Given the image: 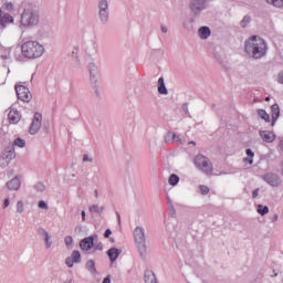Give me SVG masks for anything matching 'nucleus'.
<instances>
[{
	"label": "nucleus",
	"instance_id": "nucleus-1",
	"mask_svg": "<svg viewBox=\"0 0 283 283\" xmlns=\"http://www.w3.org/2000/svg\"><path fill=\"white\" fill-rule=\"evenodd\" d=\"M245 52L251 59H263L266 56V52L269 46L264 39L260 38L259 35H252L245 41Z\"/></svg>",
	"mask_w": 283,
	"mask_h": 283
},
{
	"label": "nucleus",
	"instance_id": "nucleus-2",
	"mask_svg": "<svg viewBox=\"0 0 283 283\" xmlns=\"http://www.w3.org/2000/svg\"><path fill=\"white\" fill-rule=\"evenodd\" d=\"M21 52L25 59H41L45 54V48L36 41H27L21 45Z\"/></svg>",
	"mask_w": 283,
	"mask_h": 283
},
{
	"label": "nucleus",
	"instance_id": "nucleus-3",
	"mask_svg": "<svg viewBox=\"0 0 283 283\" xmlns=\"http://www.w3.org/2000/svg\"><path fill=\"white\" fill-rule=\"evenodd\" d=\"M40 22V15L39 12H36L34 9L27 8L21 13L20 19V25L24 28L25 30H30L32 28H36Z\"/></svg>",
	"mask_w": 283,
	"mask_h": 283
},
{
	"label": "nucleus",
	"instance_id": "nucleus-4",
	"mask_svg": "<svg viewBox=\"0 0 283 283\" xmlns=\"http://www.w3.org/2000/svg\"><path fill=\"white\" fill-rule=\"evenodd\" d=\"M134 239L139 256L142 260H147V234L145 233V228L136 227L134 230Z\"/></svg>",
	"mask_w": 283,
	"mask_h": 283
},
{
	"label": "nucleus",
	"instance_id": "nucleus-5",
	"mask_svg": "<svg viewBox=\"0 0 283 283\" xmlns=\"http://www.w3.org/2000/svg\"><path fill=\"white\" fill-rule=\"evenodd\" d=\"M195 166L206 176H213V164L205 155H197L193 159Z\"/></svg>",
	"mask_w": 283,
	"mask_h": 283
},
{
	"label": "nucleus",
	"instance_id": "nucleus-6",
	"mask_svg": "<svg viewBox=\"0 0 283 283\" xmlns=\"http://www.w3.org/2000/svg\"><path fill=\"white\" fill-rule=\"evenodd\" d=\"M97 19L102 25H107L109 23V1L108 0H98Z\"/></svg>",
	"mask_w": 283,
	"mask_h": 283
},
{
	"label": "nucleus",
	"instance_id": "nucleus-7",
	"mask_svg": "<svg viewBox=\"0 0 283 283\" xmlns=\"http://www.w3.org/2000/svg\"><path fill=\"white\" fill-rule=\"evenodd\" d=\"M17 158V154L14 153V147H8L7 150L0 157V167L4 168L12 163Z\"/></svg>",
	"mask_w": 283,
	"mask_h": 283
},
{
	"label": "nucleus",
	"instance_id": "nucleus-8",
	"mask_svg": "<svg viewBox=\"0 0 283 283\" xmlns=\"http://www.w3.org/2000/svg\"><path fill=\"white\" fill-rule=\"evenodd\" d=\"M15 92L19 101H23V103H30V101H32V93H30V88L23 85H15Z\"/></svg>",
	"mask_w": 283,
	"mask_h": 283
},
{
	"label": "nucleus",
	"instance_id": "nucleus-9",
	"mask_svg": "<svg viewBox=\"0 0 283 283\" xmlns=\"http://www.w3.org/2000/svg\"><path fill=\"white\" fill-rule=\"evenodd\" d=\"M42 123L43 115L41 113H35L29 129V134H31V136H35V134H39Z\"/></svg>",
	"mask_w": 283,
	"mask_h": 283
},
{
	"label": "nucleus",
	"instance_id": "nucleus-10",
	"mask_svg": "<svg viewBox=\"0 0 283 283\" xmlns=\"http://www.w3.org/2000/svg\"><path fill=\"white\" fill-rule=\"evenodd\" d=\"M211 0H190V10L193 14H200L207 10V6Z\"/></svg>",
	"mask_w": 283,
	"mask_h": 283
},
{
	"label": "nucleus",
	"instance_id": "nucleus-11",
	"mask_svg": "<svg viewBox=\"0 0 283 283\" xmlns=\"http://www.w3.org/2000/svg\"><path fill=\"white\" fill-rule=\"evenodd\" d=\"M263 180L268 182V185H270L271 187H280V185H282V179L275 172H266L263 176Z\"/></svg>",
	"mask_w": 283,
	"mask_h": 283
},
{
	"label": "nucleus",
	"instance_id": "nucleus-12",
	"mask_svg": "<svg viewBox=\"0 0 283 283\" xmlns=\"http://www.w3.org/2000/svg\"><path fill=\"white\" fill-rule=\"evenodd\" d=\"M98 238V234H94L91 237H86L84 238L81 242H80V249L82 251H92V249H94V240Z\"/></svg>",
	"mask_w": 283,
	"mask_h": 283
},
{
	"label": "nucleus",
	"instance_id": "nucleus-13",
	"mask_svg": "<svg viewBox=\"0 0 283 283\" xmlns=\"http://www.w3.org/2000/svg\"><path fill=\"white\" fill-rule=\"evenodd\" d=\"M65 264L69 269H72L74 264H81V252L74 250L72 254L65 259Z\"/></svg>",
	"mask_w": 283,
	"mask_h": 283
},
{
	"label": "nucleus",
	"instance_id": "nucleus-14",
	"mask_svg": "<svg viewBox=\"0 0 283 283\" xmlns=\"http://www.w3.org/2000/svg\"><path fill=\"white\" fill-rule=\"evenodd\" d=\"M88 74H90V81L93 83L96 87L97 81H98V65L96 63L91 62L87 65Z\"/></svg>",
	"mask_w": 283,
	"mask_h": 283
},
{
	"label": "nucleus",
	"instance_id": "nucleus-15",
	"mask_svg": "<svg viewBox=\"0 0 283 283\" xmlns=\"http://www.w3.org/2000/svg\"><path fill=\"white\" fill-rule=\"evenodd\" d=\"M259 136L262 138L263 143H274L277 138L271 130H260Z\"/></svg>",
	"mask_w": 283,
	"mask_h": 283
},
{
	"label": "nucleus",
	"instance_id": "nucleus-16",
	"mask_svg": "<svg viewBox=\"0 0 283 283\" xmlns=\"http://www.w3.org/2000/svg\"><path fill=\"white\" fill-rule=\"evenodd\" d=\"M10 23H14V18L10 13H3V10L0 9V25L7 28Z\"/></svg>",
	"mask_w": 283,
	"mask_h": 283
},
{
	"label": "nucleus",
	"instance_id": "nucleus-17",
	"mask_svg": "<svg viewBox=\"0 0 283 283\" xmlns=\"http://www.w3.org/2000/svg\"><path fill=\"white\" fill-rule=\"evenodd\" d=\"M271 127H275V124L277 123V119L280 118V105L273 104L271 106Z\"/></svg>",
	"mask_w": 283,
	"mask_h": 283
},
{
	"label": "nucleus",
	"instance_id": "nucleus-18",
	"mask_svg": "<svg viewBox=\"0 0 283 283\" xmlns=\"http://www.w3.org/2000/svg\"><path fill=\"white\" fill-rule=\"evenodd\" d=\"M9 123L12 125H17L21 120V113L14 108H10V112L8 114Z\"/></svg>",
	"mask_w": 283,
	"mask_h": 283
},
{
	"label": "nucleus",
	"instance_id": "nucleus-19",
	"mask_svg": "<svg viewBox=\"0 0 283 283\" xmlns=\"http://www.w3.org/2000/svg\"><path fill=\"white\" fill-rule=\"evenodd\" d=\"M7 187H8L9 191H19V189L21 188V179H19V177L12 178L7 184Z\"/></svg>",
	"mask_w": 283,
	"mask_h": 283
},
{
	"label": "nucleus",
	"instance_id": "nucleus-20",
	"mask_svg": "<svg viewBox=\"0 0 283 283\" xmlns=\"http://www.w3.org/2000/svg\"><path fill=\"white\" fill-rule=\"evenodd\" d=\"M123 253V250L118 249V248H111L107 251V255L109 258V261L112 263L116 262V260H118V255H120Z\"/></svg>",
	"mask_w": 283,
	"mask_h": 283
},
{
	"label": "nucleus",
	"instance_id": "nucleus-21",
	"mask_svg": "<svg viewBox=\"0 0 283 283\" xmlns=\"http://www.w3.org/2000/svg\"><path fill=\"white\" fill-rule=\"evenodd\" d=\"M198 36L203 41L211 36V29L209 27H201L198 30Z\"/></svg>",
	"mask_w": 283,
	"mask_h": 283
},
{
	"label": "nucleus",
	"instance_id": "nucleus-22",
	"mask_svg": "<svg viewBox=\"0 0 283 283\" xmlns=\"http://www.w3.org/2000/svg\"><path fill=\"white\" fill-rule=\"evenodd\" d=\"M157 92H159V94H163L164 96H167V94H169V91L167 90V86L165 85V77H159L158 78V84H157Z\"/></svg>",
	"mask_w": 283,
	"mask_h": 283
},
{
	"label": "nucleus",
	"instance_id": "nucleus-23",
	"mask_svg": "<svg viewBox=\"0 0 283 283\" xmlns=\"http://www.w3.org/2000/svg\"><path fill=\"white\" fill-rule=\"evenodd\" d=\"M145 283H158V280L156 279V274L151 270L145 271L144 275Z\"/></svg>",
	"mask_w": 283,
	"mask_h": 283
},
{
	"label": "nucleus",
	"instance_id": "nucleus-24",
	"mask_svg": "<svg viewBox=\"0 0 283 283\" xmlns=\"http://www.w3.org/2000/svg\"><path fill=\"white\" fill-rule=\"evenodd\" d=\"M96 50H98V44L96 43V41H91L85 49V52L87 54H95Z\"/></svg>",
	"mask_w": 283,
	"mask_h": 283
},
{
	"label": "nucleus",
	"instance_id": "nucleus-25",
	"mask_svg": "<svg viewBox=\"0 0 283 283\" xmlns=\"http://www.w3.org/2000/svg\"><path fill=\"white\" fill-rule=\"evenodd\" d=\"M256 114L260 116V118H262V120L271 123V115H269L265 109L260 108L256 111Z\"/></svg>",
	"mask_w": 283,
	"mask_h": 283
},
{
	"label": "nucleus",
	"instance_id": "nucleus-26",
	"mask_svg": "<svg viewBox=\"0 0 283 283\" xmlns=\"http://www.w3.org/2000/svg\"><path fill=\"white\" fill-rule=\"evenodd\" d=\"M88 211L91 213H103L105 211V207H99L98 205H93L88 208Z\"/></svg>",
	"mask_w": 283,
	"mask_h": 283
},
{
	"label": "nucleus",
	"instance_id": "nucleus-27",
	"mask_svg": "<svg viewBox=\"0 0 283 283\" xmlns=\"http://www.w3.org/2000/svg\"><path fill=\"white\" fill-rule=\"evenodd\" d=\"M168 182H169V185H171V187H176V185H178L180 182V177H178V175H176V174H172V175H170Z\"/></svg>",
	"mask_w": 283,
	"mask_h": 283
},
{
	"label": "nucleus",
	"instance_id": "nucleus-28",
	"mask_svg": "<svg viewBox=\"0 0 283 283\" xmlns=\"http://www.w3.org/2000/svg\"><path fill=\"white\" fill-rule=\"evenodd\" d=\"M256 212L259 216H266L269 213V206L258 205Z\"/></svg>",
	"mask_w": 283,
	"mask_h": 283
},
{
	"label": "nucleus",
	"instance_id": "nucleus-29",
	"mask_svg": "<svg viewBox=\"0 0 283 283\" xmlns=\"http://www.w3.org/2000/svg\"><path fill=\"white\" fill-rule=\"evenodd\" d=\"M86 269L91 273H96V263L94 262V260L91 259L86 262Z\"/></svg>",
	"mask_w": 283,
	"mask_h": 283
},
{
	"label": "nucleus",
	"instance_id": "nucleus-30",
	"mask_svg": "<svg viewBox=\"0 0 283 283\" xmlns=\"http://www.w3.org/2000/svg\"><path fill=\"white\" fill-rule=\"evenodd\" d=\"M13 147H25V139H22L21 137L15 138L13 142Z\"/></svg>",
	"mask_w": 283,
	"mask_h": 283
},
{
	"label": "nucleus",
	"instance_id": "nucleus-31",
	"mask_svg": "<svg viewBox=\"0 0 283 283\" xmlns=\"http://www.w3.org/2000/svg\"><path fill=\"white\" fill-rule=\"evenodd\" d=\"M64 242L66 244V249H72L74 247V239L71 235L65 237Z\"/></svg>",
	"mask_w": 283,
	"mask_h": 283
},
{
	"label": "nucleus",
	"instance_id": "nucleus-32",
	"mask_svg": "<svg viewBox=\"0 0 283 283\" xmlns=\"http://www.w3.org/2000/svg\"><path fill=\"white\" fill-rule=\"evenodd\" d=\"M266 2L274 6V8H283V0H266Z\"/></svg>",
	"mask_w": 283,
	"mask_h": 283
},
{
	"label": "nucleus",
	"instance_id": "nucleus-33",
	"mask_svg": "<svg viewBox=\"0 0 283 283\" xmlns=\"http://www.w3.org/2000/svg\"><path fill=\"white\" fill-rule=\"evenodd\" d=\"M17 213H23L25 211V207L23 205V200H19L15 206Z\"/></svg>",
	"mask_w": 283,
	"mask_h": 283
},
{
	"label": "nucleus",
	"instance_id": "nucleus-34",
	"mask_svg": "<svg viewBox=\"0 0 283 283\" xmlns=\"http://www.w3.org/2000/svg\"><path fill=\"white\" fill-rule=\"evenodd\" d=\"M251 23V15H245L240 22L241 28H247Z\"/></svg>",
	"mask_w": 283,
	"mask_h": 283
},
{
	"label": "nucleus",
	"instance_id": "nucleus-35",
	"mask_svg": "<svg viewBox=\"0 0 283 283\" xmlns=\"http://www.w3.org/2000/svg\"><path fill=\"white\" fill-rule=\"evenodd\" d=\"M35 191H40V193H43V191H45V185H43V182H38L34 186Z\"/></svg>",
	"mask_w": 283,
	"mask_h": 283
},
{
	"label": "nucleus",
	"instance_id": "nucleus-36",
	"mask_svg": "<svg viewBox=\"0 0 283 283\" xmlns=\"http://www.w3.org/2000/svg\"><path fill=\"white\" fill-rule=\"evenodd\" d=\"M171 140L174 143H179V145H185V143H182V139L180 138V136H178V134H176V133H172Z\"/></svg>",
	"mask_w": 283,
	"mask_h": 283
},
{
	"label": "nucleus",
	"instance_id": "nucleus-37",
	"mask_svg": "<svg viewBox=\"0 0 283 283\" xmlns=\"http://www.w3.org/2000/svg\"><path fill=\"white\" fill-rule=\"evenodd\" d=\"M168 216L176 218V208H174V205L168 206Z\"/></svg>",
	"mask_w": 283,
	"mask_h": 283
},
{
	"label": "nucleus",
	"instance_id": "nucleus-38",
	"mask_svg": "<svg viewBox=\"0 0 283 283\" xmlns=\"http://www.w3.org/2000/svg\"><path fill=\"white\" fill-rule=\"evenodd\" d=\"M199 189H200V193L202 196H207L210 191L209 187H207V186H199Z\"/></svg>",
	"mask_w": 283,
	"mask_h": 283
},
{
	"label": "nucleus",
	"instance_id": "nucleus-39",
	"mask_svg": "<svg viewBox=\"0 0 283 283\" xmlns=\"http://www.w3.org/2000/svg\"><path fill=\"white\" fill-rule=\"evenodd\" d=\"M91 85H92L93 90L95 91L96 96H101V91L98 90V87H101V83H98V81H97L96 85H94V83H91Z\"/></svg>",
	"mask_w": 283,
	"mask_h": 283
},
{
	"label": "nucleus",
	"instance_id": "nucleus-40",
	"mask_svg": "<svg viewBox=\"0 0 283 283\" xmlns=\"http://www.w3.org/2000/svg\"><path fill=\"white\" fill-rule=\"evenodd\" d=\"M38 233H39V235H41L42 238H46L48 235H50V233H48L46 230L43 229V228H39V229H38Z\"/></svg>",
	"mask_w": 283,
	"mask_h": 283
},
{
	"label": "nucleus",
	"instance_id": "nucleus-41",
	"mask_svg": "<svg viewBox=\"0 0 283 283\" xmlns=\"http://www.w3.org/2000/svg\"><path fill=\"white\" fill-rule=\"evenodd\" d=\"M44 242H45L46 249H50V247H52V241H51L50 234H48L46 237H44Z\"/></svg>",
	"mask_w": 283,
	"mask_h": 283
},
{
	"label": "nucleus",
	"instance_id": "nucleus-42",
	"mask_svg": "<svg viewBox=\"0 0 283 283\" xmlns=\"http://www.w3.org/2000/svg\"><path fill=\"white\" fill-rule=\"evenodd\" d=\"M43 130L45 132V134H50V120H44Z\"/></svg>",
	"mask_w": 283,
	"mask_h": 283
},
{
	"label": "nucleus",
	"instance_id": "nucleus-43",
	"mask_svg": "<svg viewBox=\"0 0 283 283\" xmlns=\"http://www.w3.org/2000/svg\"><path fill=\"white\" fill-rule=\"evenodd\" d=\"M83 163H94V159L88 155H83Z\"/></svg>",
	"mask_w": 283,
	"mask_h": 283
},
{
	"label": "nucleus",
	"instance_id": "nucleus-44",
	"mask_svg": "<svg viewBox=\"0 0 283 283\" xmlns=\"http://www.w3.org/2000/svg\"><path fill=\"white\" fill-rule=\"evenodd\" d=\"M245 154H247L248 158H253L255 156V153H253V150H251V148H248L245 150Z\"/></svg>",
	"mask_w": 283,
	"mask_h": 283
},
{
	"label": "nucleus",
	"instance_id": "nucleus-45",
	"mask_svg": "<svg viewBox=\"0 0 283 283\" xmlns=\"http://www.w3.org/2000/svg\"><path fill=\"white\" fill-rule=\"evenodd\" d=\"M181 109L182 112H185V114H189V104L188 103L182 104Z\"/></svg>",
	"mask_w": 283,
	"mask_h": 283
},
{
	"label": "nucleus",
	"instance_id": "nucleus-46",
	"mask_svg": "<svg viewBox=\"0 0 283 283\" xmlns=\"http://www.w3.org/2000/svg\"><path fill=\"white\" fill-rule=\"evenodd\" d=\"M38 207L39 209H48V203L45 201H39Z\"/></svg>",
	"mask_w": 283,
	"mask_h": 283
},
{
	"label": "nucleus",
	"instance_id": "nucleus-47",
	"mask_svg": "<svg viewBox=\"0 0 283 283\" xmlns=\"http://www.w3.org/2000/svg\"><path fill=\"white\" fill-rule=\"evenodd\" d=\"M260 196V188H256L252 191V198H258Z\"/></svg>",
	"mask_w": 283,
	"mask_h": 283
},
{
	"label": "nucleus",
	"instance_id": "nucleus-48",
	"mask_svg": "<svg viewBox=\"0 0 283 283\" xmlns=\"http://www.w3.org/2000/svg\"><path fill=\"white\" fill-rule=\"evenodd\" d=\"M94 251H103V243L99 242L95 245Z\"/></svg>",
	"mask_w": 283,
	"mask_h": 283
},
{
	"label": "nucleus",
	"instance_id": "nucleus-49",
	"mask_svg": "<svg viewBox=\"0 0 283 283\" xmlns=\"http://www.w3.org/2000/svg\"><path fill=\"white\" fill-rule=\"evenodd\" d=\"M172 138V133H167L165 136V143H169V140H171Z\"/></svg>",
	"mask_w": 283,
	"mask_h": 283
},
{
	"label": "nucleus",
	"instance_id": "nucleus-50",
	"mask_svg": "<svg viewBox=\"0 0 283 283\" xmlns=\"http://www.w3.org/2000/svg\"><path fill=\"white\" fill-rule=\"evenodd\" d=\"M8 207H10V199L9 198L4 199V201H3V209H8Z\"/></svg>",
	"mask_w": 283,
	"mask_h": 283
},
{
	"label": "nucleus",
	"instance_id": "nucleus-51",
	"mask_svg": "<svg viewBox=\"0 0 283 283\" xmlns=\"http://www.w3.org/2000/svg\"><path fill=\"white\" fill-rule=\"evenodd\" d=\"M277 81H279V83H281V85H283V72L279 73Z\"/></svg>",
	"mask_w": 283,
	"mask_h": 283
},
{
	"label": "nucleus",
	"instance_id": "nucleus-52",
	"mask_svg": "<svg viewBox=\"0 0 283 283\" xmlns=\"http://www.w3.org/2000/svg\"><path fill=\"white\" fill-rule=\"evenodd\" d=\"M109 235H112V230L111 229H106L104 232V238H109Z\"/></svg>",
	"mask_w": 283,
	"mask_h": 283
},
{
	"label": "nucleus",
	"instance_id": "nucleus-53",
	"mask_svg": "<svg viewBox=\"0 0 283 283\" xmlns=\"http://www.w3.org/2000/svg\"><path fill=\"white\" fill-rule=\"evenodd\" d=\"M244 163H248V165H253V158L251 157L244 158Z\"/></svg>",
	"mask_w": 283,
	"mask_h": 283
},
{
	"label": "nucleus",
	"instance_id": "nucleus-54",
	"mask_svg": "<svg viewBox=\"0 0 283 283\" xmlns=\"http://www.w3.org/2000/svg\"><path fill=\"white\" fill-rule=\"evenodd\" d=\"M277 220H280V216L279 214H274L271 219L272 222H277Z\"/></svg>",
	"mask_w": 283,
	"mask_h": 283
},
{
	"label": "nucleus",
	"instance_id": "nucleus-55",
	"mask_svg": "<svg viewBox=\"0 0 283 283\" xmlns=\"http://www.w3.org/2000/svg\"><path fill=\"white\" fill-rule=\"evenodd\" d=\"M161 32L164 33V34H167V32H169V30L167 29V27H165L164 24H161Z\"/></svg>",
	"mask_w": 283,
	"mask_h": 283
},
{
	"label": "nucleus",
	"instance_id": "nucleus-56",
	"mask_svg": "<svg viewBox=\"0 0 283 283\" xmlns=\"http://www.w3.org/2000/svg\"><path fill=\"white\" fill-rule=\"evenodd\" d=\"M6 8H7V10H12V8H14V4H12L11 2H8L6 4Z\"/></svg>",
	"mask_w": 283,
	"mask_h": 283
},
{
	"label": "nucleus",
	"instance_id": "nucleus-57",
	"mask_svg": "<svg viewBox=\"0 0 283 283\" xmlns=\"http://www.w3.org/2000/svg\"><path fill=\"white\" fill-rule=\"evenodd\" d=\"M184 28H185L186 30H191L192 25L189 24V23H187V22H184Z\"/></svg>",
	"mask_w": 283,
	"mask_h": 283
},
{
	"label": "nucleus",
	"instance_id": "nucleus-58",
	"mask_svg": "<svg viewBox=\"0 0 283 283\" xmlns=\"http://www.w3.org/2000/svg\"><path fill=\"white\" fill-rule=\"evenodd\" d=\"M103 283H112V279L109 276H106L104 280H103Z\"/></svg>",
	"mask_w": 283,
	"mask_h": 283
},
{
	"label": "nucleus",
	"instance_id": "nucleus-59",
	"mask_svg": "<svg viewBox=\"0 0 283 283\" xmlns=\"http://www.w3.org/2000/svg\"><path fill=\"white\" fill-rule=\"evenodd\" d=\"M279 148L281 151H283V138L280 139Z\"/></svg>",
	"mask_w": 283,
	"mask_h": 283
},
{
	"label": "nucleus",
	"instance_id": "nucleus-60",
	"mask_svg": "<svg viewBox=\"0 0 283 283\" xmlns=\"http://www.w3.org/2000/svg\"><path fill=\"white\" fill-rule=\"evenodd\" d=\"M167 202H168V207H170V205H174V202H171V198L169 196H167Z\"/></svg>",
	"mask_w": 283,
	"mask_h": 283
},
{
	"label": "nucleus",
	"instance_id": "nucleus-61",
	"mask_svg": "<svg viewBox=\"0 0 283 283\" xmlns=\"http://www.w3.org/2000/svg\"><path fill=\"white\" fill-rule=\"evenodd\" d=\"M271 277H277V271L273 270V273L271 274Z\"/></svg>",
	"mask_w": 283,
	"mask_h": 283
},
{
	"label": "nucleus",
	"instance_id": "nucleus-62",
	"mask_svg": "<svg viewBox=\"0 0 283 283\" xmlns=\"http://www.w3.org/2000/svg\"><path fill=\"white\" fill-rule=\"evenodd\" d=\"M82 220H83V222H85V211L84 210L82 211Z\"/></svg>",
	"mask_w": 283,
	"mask_h": 283
},
{
	"label": "nucleus",
	"instance_id": "nucleus-63",
	"mask_svg": "<svg viewBox=\"0 0 283 283\" xmlns=\"http://www.w3.org/2000/svg\"><path fill=\"white\" fill-rule=\"evenodd\" d=\"M94 197L98 198V190L97 189H95V191H94Z\"/></svg>",
	"mask_w": 283,
	"mask_h": 283
},
{
	"label": "nucleus",
	"instance_id": "nucleus-64",
	"mask_svg": "<svg viewBox=\"0 0 283 283\" xmlns=\"http://www.w3.org/2000/svg\"><path fill=\"white\" fill-rule=\"evenodd\" d=\"M116 216H117L118 222H120V213L116 212Z\"/></svg>",
	"mask_w": 283,
	"mask_h": 283
}]
</instances>
